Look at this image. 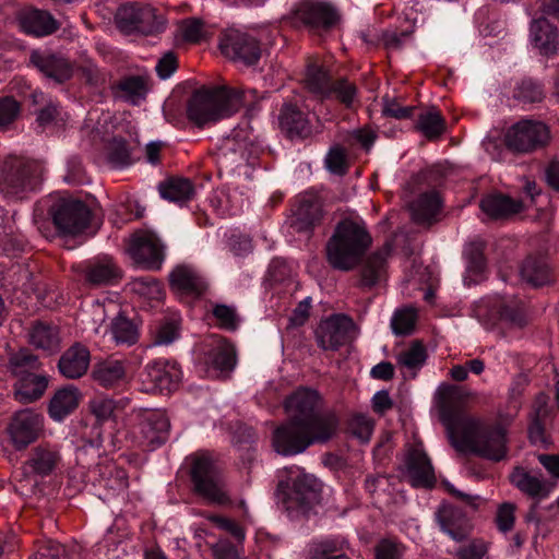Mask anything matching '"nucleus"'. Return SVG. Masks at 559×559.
<instances>
[{"instance_id": "33", "label": "nucleus", "mask_w": 559, "mask_h": 559, "mask_svg": "<svg viewBox=\"0 0 559 559\" xmlns=\"http://www.w3.org/2000/svg\"><path fill=\"white\" fill-rule=\"evenodd\" d=\"M485 250L486 243L483 240L471 241L464 248L465 272L463 283L465 286L471 287L486 278L488 269Z\"/></svg>"}, {"instance_id": "12", "label": "nucleus", "mask_w": 559, "mask_h": 559, "mask_svg": "<svg viewBox=\"0 0 559 559\" xmlns=\"http://www.w3.org/2000/svg\"><path fill=\"white\" fill-rule=\"evenodd\" d=\"M117 27L124 34L156 36L166 29V20L146 3L127 2L116 13Z\"/></svg>"}, {"instance_id": "29", "label": "nucleus", "mask_w": 559, "mask_h": 559, "mask_svg": "<svg viewBox=\"0 0 559 559\" xmlns=\"http://www.w3.org/2000/svg\"><path fill=\"white\" fill-rule=\"evenodd\" d=\"M530 39L542 57L552 59L559 56V29L545 16L531 21Z\"/></svg>"}, {"instance_id": "55", "label": "nucleus", "mask_w": 559, "mask_h": 559, "mask_svg": "<svg viewBox=\"0 0 559 559\" xmlns=\"http://www.w3.org/2000/svg\"><path fill=\"white\" fill-rule=\"evenodd\" d=\"M267 278L273 284L288 287L294 283L293 263L283 258H274L267 267Z\"/></svg>"}, {"instance_id": "58", "label": "nucleus", "mask_w": 559, "mask_h": 559, "mask_svg": "<svg viewBox=\"0 0 559 559\" xmlns=\"http://www.w3.org/2000/svg\"><path fill=\"white\" fill-rule=\"evenodd\" d=\"M227 246L229 251L238 258H245L253 250L252 238L238 229L230 231Z\"/></svg>"}, {"instance_id": "48", "label": "nucleus", "mask_w": 559, "mask_h": 559, "mask_svg": "<svg viewBox=\"0 0 559 559\" xmlns=\"http://www.w3.org/2000/svg\"><path fill=\"white\" fill-rule=\"evenodd\" d=\"M111 334L119 345L131 346L139 341V323L135 316L129 318L124 312L119 311L110 323Z\"/></svg>"}, {"instance_id": "41", "label": "nucleus", "mask_w": 559, "mask_h": 559, "mask_svg": "<svg viewBox=\"0 0 559 559\" xmlns=\"http://www.w3.org/2000/svg\"><path fill=\"white\" fill-rule=\"evenodd\" d=\"M162 199L182 206L194 197L193 182L185 177L170 176L158 185Z\"/></svg>"}, {"instance_id": "16", "label": "nucleus", "mask_w": 559, "mask_h": 559, "mask_svg": "<svg viewBox=\"0 0 559 559\" xmlns=\"http://www.w3.org/2000/svg\"><path fill=\"white\" fill-rule=\"evenodd\" d=\"M219 49L226 58L246 67L258 64L262 56L261 41L237 28H228L221 34Z\"/></svg>"}, {"instance_id": "32", "label": "nucleus", "mask_w": 559, "mask_h": 559, "mask_svg": "<svg viewBox=\"0 0 559 559\" xmlns=\"http://www.w3.org/2000/svg\"><path fill=\"white\" fill-rule=\"evenodd\" d=\"M332 64L319 57H308L305 64L304 82L317 102L334 79Z\"/></svg>"}, {"instance_id": "40", "label": "nucleus", "mask_w": 559, "mask_h": 559, "mask_svg": "<svg viewBox=\"0 0 559 559\" xmlns=\"http://www.w3.org/2000/svg\"><path fill=\"white\" fill-rule=\"evenodd\" d=\"M92 377L100 386L115 389L126 383L127 371L121 360L107 359L94 365Z\"/></svg>"}, {"instance_id": "1", "label": "nucleus", "mask_w": 559, "mask_h": 559, "mask_svg": "<svg viewBox=\"0 0 559 559\" xmlns=\"http://www.w3.org/2000/svg\"><path fill=\"white\" fill-rule=\"evenodd\" d=\"M247 107L245 119L246 141H243V162L255 167L265 151L264 142L254 133L250 118L258 110V96L254 90H243L219 85L212 88L195 90L187 100L186 115L189 122L203 129L210 123L236 112L239 107Z\"/></svg>"}, {"instance_id": "14", "label": "nucleus", "mask_w": 559, "mask_h": 559, "mask_svg": "<svg viewBox=\"0 0 559 559\" xmlns=\"http://www.w3.org/2000/svg\"><path fill=\"white\" fill-rule=\"evenodd\" d=\"M326 120L338 119L345 111H356L360 104V91L355 81L347 75H335L325 93L318 102Z\"/></svg>"}, {"instance_id": "21", "label": "nucleus", "mask_w": 559, "mask_h": 559, "mask_svg": "<svg viewBox=\"0 0 559 559\" xmlns=\"http://www.w3.org/2000/svg\"><path fill=\"white\" fill-rule=\"evenodd\" d=\"M169 286L182 300L191 302L205 294L209 284L195 267L180 264L170 272Z\"/></svg>"}, {"instance_id": "44", "label": "nucleus", "mask_w": 559, "mask_h": 559, "mask_svg": "<svg viewBox=\"0 0 559 559\" xmlns=\"http://www.w3.org/2000/svg\"><path fill=\"white\" fill-rule=\"evenodd\" d=\"M41 99L44 103L41 107L35 110L37 118L36 121L38 127L41 128L43 131L52 128H61L64 126L67 114L63 111L60 103L52 98H45L43 93L34 94V103L38 104Z\"/></svg>"}, {"instance_id": "28", "label": "nucleus", "mask_w": 559, "mask_h": 559, "mask_svg": "<svg viewBox=\"0 0 559 559\" xmlns=\"http://www.w3.org/2000/svg\"><path fill=\"white\" fill-rule=\"evenodd\" d=\"M91 350L81 343L74 342L60 355L57 369L61 377L76 380L84 377L91 366Z\"/></svg>"}, {"instance_id": "43", "label": "nucleus", "mask_w": 559, "mask_h": 559, "mask_svg": "<svg viewBox=\"0 0 559 559\" xmlns=\"http://www.w3.org/2000/svg\"><path fill=\"white\" fill-rule=\"evenodd\" d=\"M480 209L491 218H507L522 212L523 203L502 193H493L484 197Z\"/></svg>"}, {"instance_id": "15", "label": "nucleus", "mask_w": 559, "mask_h": 559, "mask_svg": "<svg viewBox=\"0 0 559 559\" xmlns=\"http://www.w3.org/2000/svg\"><path fill=\"white\" fill-rule=\"evenodd\" d=\"M183 372L175 360L158 358L150 361L141 371V391L151 394H169L179 389Z\"/></svg>"}, {"instance_id": "64", "label": "nucleus", "mask_w": 559, "mask_h": 559, "mask_svg": "<svg viewBox=\"0 0 559 559\" xmlns=\"http://www.w3.org/2000/svg\"><path fill=\"white\" fill-rule=\"evenodd\" d=\"M64 180L70 185H82L85 180V170L82 159L78 155H72L67 159V174Z\"/></svg>"}, {"instance_id": "36", "label": "nucleus", "mask_w": 559, "mask_h": 559, "mask_svg": "<svg viewBox=\"0 0 559 559\" xmlns=\"http://www.w3.org/2000/svg\"><path fill=\"white\" fill-rule=\"evenodd\" d=\"M428 353L420 341H413L408 347L395 354L396 365L404 380H414L426 365Z\"/></svg>"}, {"instance_id": "59", "label": "nucleus", "mask_w": 559, "mask_h": 559, "mask_svg": "<svg viewBox=\"0 0 559 559\" xmlns=\"http://www.w3.org/2000/svg\"><path fill=\"white\" fill-rule=\"evenodd\" d=\"M132 285L138 294L153 299L159 298L164 292L163 284L152 275L135 277Z\"/></svg>"}, {"instance_id": "42", "label": "nucleus", "mask_w": 559, "mask_h": 559, "mask_svg": "<svg viewBox=\"0 0 559 559\" xmlns=\"http://www.w3.org/2000/svg\"><path fill=\"white\" fill-rule=\"evenodd\" d=\"M80 396V391L72 384L60 388L49 402V416L56 421H62L79 406Z\"/></svg>"}, {"instance_id": "57", "label": "nucleus", "mask_w": 559, "mask_h": 559, "mask_svg": "<svg viewBox=\"0 0 559 559\" xmlns=\"http://www.w3.org/2000/svg\"><path fill=\"white\" fill-rule=\"evenodd\" d=\"M212 314L218 328L223 330L234 332L239 326V318L234 307L215 305Z\"/></svg>"}, {"instance_id": "19", "label": "nucleus", "mask_w": 559, "mask_h": 559, "mask_svg": "<svg viewBox=\"0 0 559 559\" xmlns=\"http://www.w3.org/2000/svg\"><path fill=\"white\" fill-rule=\"evenodd\" d=\"M170 421L162 409H145L138 426L139 445L143 451L152 452L160 448L169 438Z\"/></svg>"}, {"instance_id": "2", "label": "nucleus", "mask_w": 559, "mask_h": 559, "mask_svg": "<svg viewBox=\"0 0 559 559\" xmlns=\"http://www.w3.org/2000/svg\"><path fill=\"white\" fill-rule=\"evenodd\" d=\"M372 245V237L364 219L342 218L335 225L325 250L330 265L340 271H352L361 265L360 286L371 288L379 283L386 264V254L376 251L367 255Z\"/></svg>"}, {"instance_id": "62", "label": "nucleus", "mask_w": 559, "mask_h": 559, "mask_svg": "<svg viewBox=\"0 0 559 559\" xmlns=\"http://www.w3.org/2000/svg\"><path fill=\"white\" fill-rule=\"evenodd\" d=\"M206 519L213 523L219 530L227 532L231 535L236 540L240 542L245 539V532L239 524H237L234 520L211 513L206 516Z\"/></svg>"}, {"instance_id": "54", "label": "nucleus", "mask_w": 559, "mask_h": 559, "mask_svg": "<svg viewBox=\"0 0 559 559\" xmlns=\"http://www.w3.org/2000/svg\"><path fill=\"white\" fill-rule=\"evenodd\" d=\"M106 148L108 162L114 168L123 169L133 165L131 147L126 139L114 136Z\"/></svg>"}, {"instance_id": "31", "label": "nucleus", "mask_w": 559, "mask_h": 559, "mask_svg": "<svg viewBox=\"0 0 559 559\" xmlns=\"http://www.w3.org/2000/svg\"><path fill=\"white\" fill-rule=\"evenodd\" d=\"M27 342L34 348L53 355L61 346L60 328L53 322L34 320L27 329Z\"/></svg>"}, {"instance_id": "18", "label": "nucleus", "mask_w": 559, "mask_h": 559, "mask_svg": "<svg viewBox=\"0 0 559 559\" xmlns=\"http://www.w3.org/2000/svg\"><path fill=\"white\" fill-rule=\"evenodd\" d=\"M78 273L91 288L116 286L123 277V270L109 254H97L82 261L78 265Z\"/></svg>"}, {"instance_id": "6", "label": "nucleus", "mask_w": 559, "mask_h": 559, "mask_svg": "<svg viewBox=\"0 0 559 559\" xmlns=\"http://www.w3.org/2000/svg\"><path fill=\"white\" fill-rule=\"evenodd\" d=\"M8 368L15 378L14 399L22 404L38 401L45 394L49 376L43 370L38 355L22 347L9 357Z\"/></svg>"}, {"instance_id": "26", "label": "nucleus", "mask_w": 559, "mask_h": 559, "mask_svg": "<svg viewBox=\"0 0 559 559\" xmlns=\"http://www.w3.org/2000/svg\"><path fill=\"white\" fill-rule=\"evenodd\" d=\"M16 22L22 33L34 38L50 36L60 28V22L49 11L35 7L21 9Z\"/></svg>"}, {"instance_id": "4", "label": "nucleus", "mask_w": 559, "mask_h": 559, "mask_svg": "<svg viewBox=\"0 0 559 559\" xmlns=\"http://www.w3.org/2000/svg\"><path fill=\"white\" fill-rule=\"evenodd\" d=\"M323 484L298 466L286 467L277 485V495L287 516L309 519L322 500Z\"/></svg>"}, {"instance_id": "39", "label": "nucleus", "mask_w": 559, "mask_h": 559, "mask_svg": "<svg viewBox=\"0 0 559 559\" xmlns=\"http://www.w3.org/2000/svg\"><path fill=\"white\" fill-rule=\"evenodd\" d=\"M545 97V85L539 80L532 78H524L515 82L512 90L513 102L525 110L535 108Z\"/></svg>"}, {"instance_id": "60", "label": "nucleus", "mask_w": 559, "mask_h": 559, "mask_svg": "<svg viewBox=\"0 0 559 559\" xmlns=\"http://www.w3.org/2000/svg\"><path fill=\"white\" fill-rule=\"evenodd\" d=\"M27 248V241L22 235H5L0 238V254L8 258L22 255Z\"/></svg>"}, {"instance_id": "9", "label": "nucleus", "mask_w": 559, "mask_h": 559, "mask_svg": "<svg viewBox=\"0 0 559 559\" xmlns=\"http://www.w3.org/2000/svg\"><path fill=\"white\" fill-rule=\"evenodd\" d=\"M292 24L312 36L324 37L338 27L342 21L336 5L323 0H300L290 11Z\"/></svg>"}, {"instance_id": "23", "label": "nucleus", "mask_w": 559, "mask_h": 559, "mask_svg": "<svg viewBox=\"0 0 559 559\" xmlns=\"http://www.w3.org/2000/svg\"><path fill=\"white\" fill-rule=\"evenodd\" d=\"M354 328L355 323L348 316L333 314L318 325L316 330L317 344L323 350H337L347 342Z\"/></svg>"}, {"instance_id": "45", "label": "nucleus", "mask_w": 559, "mask_h": 559, "mask_svg": "<svg viewBox=\"0 0 559 559\" xmlns=\"http://www.w3.org/2000/svg\"><path fill=\"white\" fill-rule=\"evenodd\" d=\"M116 98L138 105L147 94V83L143 76L128 75L111 86Z\"/></svg>"}, {"instance_id": "53", "label": "nucleus", "mask_w": 559, "mask_h": 559, "mask_svg": "<svg viewBox=\"0 0 559 559\" xmlns=\"http://www.w3.org/2000/svg\"><path fill=\"white\" fill-rule=\"evenodd\" d=\"M180 320L163 317L151 325V334L156 345H168L179 337Z\"/></svg>"}, {"instance_id": "5", "label": "nucleus", "mask_w": 559, "mask_h": 559, "mask_svg": "<svg viewBox=\"0 0 559 559\" xmlns=\"http://www.w3.org/2000/svg\"><path fill=\"white\" fill-rule=\"evenodd\" d=\"M189 475L192 492L206 504L233 507L227 477L209 453L191 455Z\"/></svg>"}, {"instance_id": "27", "label": "nucleus", "mask_w": 559, "mask_h": 559, "mask_svg": "<svg viewBox=\"0 0 559 559\" xmlns=\"http://www.w3.org/2000/svg\"><path fill=\"white\" fill-rule=\"evenodd\" d=\"M323 217L321 198L311 191L300 193L290 219V227L297 233H309L320 224Z\"/></svg>"}, {"instance_id": "35", "label": "nucleus", "mask_w": 559, "mask_h": 559, "mask_svg": "<svg viewBox=\"0 0 559 559\" xmlns=\"http://www.w3.org/2000/svg\"><path fill=\"white\" fill-rule=\"evenodd\" d=\"M520 274L534 288L554 285L557 278L554 267L545 258L532 254L523 260Z\"/></svg>"}, {"instance_id": "17", "label": "nucleus", "mask_w": 559, "mask_h": 559, "mask_svg": "<svg viewBox=\"0 0 559 559\" xmlns=\"http://www.w3.org/2000/svg\"><path fill=\"white\" fill-rule=\"evenodd\" d=\"M127 252L133 263L143 270L158 271L165 261V245L150 230L134 231L128 242Z\"/></svg>"}, {"instance_id": "10", "label": "nucleus", "mask_w": 559, "mask_h": 559, "mask_svg": "<svg viewBox=\"0 0 559 559\" xmlns=\"http://www.w3.org/2000/svg\"><path fill=\"white\" fill-rule=\"evenodd\" d=\"M323 397L312 388L299 386L285 400V408L290 418L308 420L311 426H326L329 432L335 433L340 424L333 411L322 412Z\"/></svg>"}, {"instance_id": "38", "label": "nucleus", "mask_w": 559, "mask_h": 559, "mask_svg": "<svg viewBox=\"0 0 559 559\" xmlns=\"http://www.w3.org/2000/svg\"><path fill=\"white\" fill-rule=\"evenodd\" d=\"M245 119L222 141L216 153L221 166H233L243 162V141H246Z\"/></svg>"}, {"instance_id": "25", "label": "nucleus", "mask_w": 559, "mask_h": 559, "mask_svg": "<svg viewBox=\"0 0 559 559\" xmlns=\"http://www.w3.org/2000/svg\"><path fill=\"white\" fill-rule=\"evenodd\" d=\"M29 64L46 78L62 84L73 75L72 63L58 52L35 49L29 53Z\"/></svg>"}, {"instance_id": "61", "label": "nucleus", "mask_w": 559, "mask_h": 559, "mask_svg": "<svg viewBox=\"0 0 559 559\" xmlns=\"http://www.w3.org/2000/svg\"><path fill=\"white\" fill-rule=\"evenodd\" d=\"M515 506L511 502H503L499 506L496 513V525L502 533L513 530L515 523Z\"/></svg>"}, {"instance_id": "7", "label": "nucleus", "mask_w": 559, "mask_h": 559, "mask_svg": "<svg viewBox=\"0 0 559 559\" xmlns=\"http://www.w3.org/2000/svg\"><path fill=\"white\" fill-rule=\"evenodd\" d=\"M308 420L289 418L275 428L272 436L274 450L290 456L305 452L309 447L330 441L335 433L329 432L326 426L316 428Z\"/></svg>"}, {"instance_id": "24", "label": "nucleus", "mask_w": 559, "mask_h": 559, "mask_svg": "<svg viewBox=\"0 0 559 559\" xmlns=\"http://www.w3.org/2000/svg\"><path fill=\"white\" fill-rule=\"evenodd\" d=\"M61 464L58 448L50 443H39L32 448L24 463L28 477L44 479L57 473Z\"/></svg>"}, {"instance_id": "37", "label": "nucleus", "mask_w": 559, "mask_h": 559, "mask_svg": "<svg viewBox=\"0 0 559 559\" xmlns=\"http://www.w3.org/2000/svg\"><path fill=\"white\" fill-rule=\"evenodd\" d=\"M280 126L290 140H304L311 134V123L308 115L292 103L283 105L280 114Z\"/></svg>"}, {"instance_id": "30", "label": "nucleus", "mask_w": 559, "mask_h": 559, "mask_svg": "<svg viewBox=\"0 0 559 559\" xmlns=\"http://www.w3.org/2000/svg\"><path fill=\"white\" fill-rule=\"evenodd\" d=\"M436 520L441 532L455 542H463L469 535V519L467 514L457 507L442 504L436 512Z\"/></svg>"}, {"instance_id": "22", "label": "nucleus", "mask_w": 559, "mask_h": 559, "mask_svg": "<svg viewBox=\"0 0 559 559\" xmlns=\"http://www.w3.org/2000/svg\"><path fill=\"white\" fill-rule=\"evenodd\" d=\"M404 465L405 478L413 488L432 489L436 486L431 460L419 445H414L407 451Z\"/></svg>"}, {"instance_id": "8", "label": "nucleus", "mask_w": 559, "mask_h": 559, "mask_svg": "<svg viewBox=\"0 0 559 559\" xmlns=\"http://www.w3.org/2000/svg\"><path fill=\"white\" fill-rule=\"evenodd\" d=\"M45 173L40 160L10 155L1 165L0 192L22 198L24 193L39 189Z\"/></svg>"}, {"instance_id": "20", "label": "nucleus", "mask_w": 559, "mask_h": 559, "mask_svg": "<svg viewBox=\"0 0 559 559\" xmlns=\"http://www.w3.org/2000/svg\"><path fill=\"white\" fill-rule=\"evenodd\" d=\"M44 428V417L33 409L16 412L9 425L8 436L15 450H24L35 442Z\"/></svg>"}, {"instance_id": "56", "label": "nucleus", "mask_w": 559, "mask_h": 559, "mask_svg": "<svg viewBox=\"0 0 559 559\" xmlns=\"http://www.w3.org/2000/svg\"><path fill=\"white\" fill-rule=\"evenodd\" d=\"M324 166L333 175H346L349 168L347 150L340 144H333L324 158Z\"/></svg>"}, {"instance_id": "52", "label": "nucleus", "mask_w": 559, "mask_h": 559, "mask_svg": "<svg viewBox=\"0 0 559 559\" xmlns=\"http://www.w3.org/2000/svg\"><path fill=\"white\" fill-rule=\"evenodd\" d=\"M498 321L514 328L527 324L526 304L522 299L502 301L497 308Z\"/></svg>"}, {"instance_id": "47", "label": "nucleus", "mask_w": 559, "mask_h": 559, "mask_svg": "<svg viewBox=\"0 0 559 559\" xmlns=\"http://www.w3.org/2000/svg\"><path fill=\"white\" fill-rule=\"evenodd\" d=\"M127 397H114L105 394H97L90 401L91 413L95 416L97 423H104L109 419H116L129 404Z\"/></svg>"}, {"instance_id": "49", "label": "nucleus", "mask_w": 559, "mask_h": 559, "mask_svg": "<svg viewBox=\"0 0 559 559\" xmlns=\"http://www.w3.org/2000/svg\"><path fill=\"white\" fill-rule=\"evenodd\" d=\"M441 207L442 201L439 192L428 191L418 198L413 216L420 224L432 225L438 221Z\"/></svg>"}, {"instance_id": "11", "label": "nucleus", "mask_w": 559, "mask_h": 559, "mask_svg": "<svg viewBox=\"0 0 559 559\" xmlns=\"http://www.w3.org/2000/svg\"><path fill=\"white\" fill-rule=\"evenodd\" d=\"M47 215L58 236H76L90 226L93 213L86 203L73 198H55L47 202Z\"/></svg>"}, {"instance_id": "13", "label": "nucleus", "mask_w": 559, "mask_h": 559, "mask_svg": "<svg viewBox=\"0 0 559 559\" xmlns=\"http://www.w3.org/2000/svg\"><path fill=\"white\" fill-rule=\"evenodd\" d=\"M550 139V130L546 123L533 119H521L507 129L503 143L511 153L526 155L545 148Z\"/></svg>"}, {"instance_id": "46", "label": "nucleus", "mask_w": 559, "mask_h": 559, "mask_svg": "<svg viewBox=\"0 0 559 559\" xmlns=\"http://www.w3.org/2000/svg\"><path fill=\"white\" fill-rule=\"evenodd\" d=\"M510 480L520 491L537 500L546 499L550 493V488L543 479L522 467H516L513 471Z\"/></svg>"}, {"instance_id": "34", "label": "nucleus", "mask_w": 559, "mask_h": 559, "mask_svg": "<svg viewBox=\"0 0 559 559\" xmlns=\"http://www.w3.org/2000/svg\"><path fill=\"white\" fill-rule=\"evenodd\" d=\"M205 364L218 371H231L237 362L235 346L225 337L213 335L206 344Z\"/></svg>"}, {"instance_id": "50", "label": "nucleus", "mask_w": 559, "mask_h": 559, "mask_svg": "<svg viewBox=\"0 0 559 559\" xmlns=\"http://www.w3.org/2000/svg\"><path fill=\"white\" fill-rule=\"evenodd\" d=\"M345 540L340 537H325L314 540L307 559H350L345 554Z\"/></svg>"}, {"instance_id": "51", "label": "nucleus", "mask_w": 559, "mask_h": 559, "mask_svg": "<svg viewBox=\"0 0 559 559\" xmlns=\"http://www.w3.org/2000/svg\"><path fill=\"white\" fill-rule=\"evenodd\" d=\"M416 129L420 131L429 141H436L442 136L447 130V122L441 112L431 108L421 110L416 119Z\"/></svg>"}, {"instance_id": "63", "label": "nucleus", "mask_w": 559, "mask_h": 559, "mask_svg": "<svg viewBox=\"0 0 559 559\" xmlns=\"http://www.w3.org/2000/svg\"><path fill=\"white\" fill-rule=\"evenodd\" d=\"M20 110V103L14 97H0V127L12 123L17 118Z\"/></svg>"}, {"instance_id": "3", "label": "nucleus", "mask_w": 559, "mask_h": 559, "mask_svg": "<svg viewBox=\"0 0 559 559\" xmlns=\"http://www.w3.org/2000/svg\"><path fill=\"white\" fill-rule=\"evenodd\" d=\"M439 415L456 451L495 462L507 456V430L501 425L485 424L467 414L463 406L445 393L440 396Z\"/></svg>"}]
</instances>
